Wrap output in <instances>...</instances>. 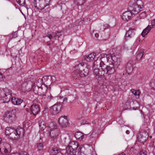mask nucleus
Listing matches in <instances>:
<instances>
[{
    "label": "nucleus",
    "instance_id": "f257e3e1",
    "mask_svg": "<svg viewBox=\"0 0 155 155\" xmlns=\"http://www.w3.org/2000/svg\"><path fill=\"white\" fill-rule=\"evenodd\" d=\"M110 57L112 61V64L109 65L106 64L107 62L106 54H102L101 57L94 62V73L96 75V79L99 81V83L101 78H104L105 76L114 74L120 64L121 59L118 56L112 54L110 55Z\"/></svg>",
    "mask_w": 155,
    "mask_h": 155
},
{
    "label": "nucleus",
    "instance_id": "5701e85b",
    "mask_svg": "<svg viewBox=\"0 0 155 155\" xmlns=\"http://www.w3.org/2000/svg\"><path fill=\"white\" fill-rule=\"evenodd\" d=\"M47 89H47V88L45 87L44 88L42 86L40 87L39 90H38V95H45V93Z\"/></svg>",
    "mask_w": 155,
    "mask_h": 155
},
{
    "label": "nucleus",
    "instance_id": "4d7b16f0",
    "mask_svg": "<svg viewBox=\"0 0 155 155\" xmlns=\"http://www.w3.org/2000/svg\"><path fill=\"white\" fill-rule=\"evenodd\" d=\"M68 99V98L66 97H64L63 99V102H67Z\"/></svg>",
    "mask_w": 155,
    "mask_h": 155
},
{
    "label": "nucleus",
    "instance_id": "f3484780",
    "mask_svg": "<svg viewBox=\"0 0 155 155\" xmlns=\"http://www.w3.org/2000/svg\"><path fill=\"white\" fill-rule=\"evenodd\" d=\"M0 95L1 96H7V95H12L11 91L8 88H5L1 91Z\"/></svg>",
    "mask_w": 155,
    "mask_h": 155
},
{
    "label": "nucleus",
    "instance_id": "6e6552de",
    "mask_svg": "<svg viewBox=\"0 0 155 155\" xmlns=\"http://www.w3.org/2000/svg\"><path fill=\"white\" fill-rule=\"evenodd\" d=\"M58 122L59 124L62 127L65 128L68 125V121L66 116L60 117L59 119Z\"/></svg>",
    "mask_w": 155,
    "mask_h": 155
},
{
    "label": "nucleus",
    "instance_id": "393cba45",
    "mask_svg": "<svg viewBox=\"0 0 155 155\" xmlns=\"http://www.w3.org/2000/svg\"><path fill=\"white\" fill-rule=\"evenodd\" d=\"M2 100L3 101L4 103H8L9 102L11 98L12 97V96L8 95L7 96H1Z\"/></svg>",
    "mask_w": 155,
    "mask_h": 155
},
{
    "label": "nucleus",
    "instance_id": "680f3d73",
    "mask_svg": "<svg viewBox=\"0 0 155 155\" xmlns=\"http://www.w3.org/2000/svg\"><path fill=\"white\" fill-rule=\"evenodd\" d=\"M127 153L130 155V154H133V153L130 150L129 151H127Z\"/></svg>",
    "mask_w": 155,
    "mask_h": 155
},
{
    "label": "nucleus",
    "instance_id": "5fc2aeb1",
    "mask_svg": "<svg viewBox=\"0 0 155 155\" xmlns=\"http://www.w3.org/2000/svg\"><path fill=\"white\" fill-rule=\"evenodd\" d=\"M151 24L152 25L151 26H152V27L153 25L154 26L155 25V19L152 21Z\"/></svg>",
    "mask_w": 155,
    "mask_h": 155
},
{
    "label": "nucleus",
    "instance_id": "49530a36",
    "mask_svg": "<svg viewBox=\"0 0 155 155\" xmlns=\"http://www.w3.org/2000/svg\"><path fill=\"white\" fill-rule=\"evenodd\" d=\"M82 148L80 147L78 149V155H81V150Z\"/></svg>",
    "mask_w": 155,
    "mask_h": 155
},
{
    "label": "nucleus",
    "instance_id": "ddd939ff",
    "mask_svg": "<svg viewBox=\"0 0 155 155\" xmlns=\"http://www.w3.org/2000/svg\"><path fill=\"white\" fill-rule=\"evenodd\" d=\"M96 55V53H92L88 55H86L84 56L83 59L84 60H86L87 61H93L95 58Z\"/></svg>",
    "mask_w": 155,
    "mask_h": 155
},
{
    "label": "nucleus",
    "instance_id": "bb28decb",
    "mask_svg": "<svg viewBox=\"0 0 155 155\" xmlns=\"http://www.w3.org/2000/svg\"><path fill=\"white\" fill-rule=\"evenodd\" d=\"M0 151L2 154L5 155H9V153L10 152L11 150L10 149H7L5 148H2V149L0 148Z\"/></svg>",
    "mask_w": 155,
    "mask_h": 155
},
{
    "label": "nucleus",
    "instance_id": "dca6fc26",
    "mask_svg": "<svg viewBox=\"0 0 155 155\" xmlns=\"http://www.w3.org/2000/svg\"><path fill=\"white\" fill-rule=\"evenodd\" d=\"M49 4H48V3L45 2L44 1H40L38 2V5L37 8L41 10L43 9L46 6L49 5Z\"/></svg>",
    "mask_w": 155,
    "mask_h": 155
},
{
    "label": "nucleus",
    "instance_id": "423d86ee",
    "mask_svg": "<svg viewBox=\"0 0 155 155\" xmlns=\"http://www.w3.org/2000/svg\"><path fill=\"white\" fill-rule=\"evenodd\" d=\"M143 7H140V6L137 5L136 4H134L133 3H132V2H130L129 3V9L130 11L134 12L133 14H137L140 11L141 9Z\"/></svg>",
    "mask_w": 155,
    "mask_h": 155
},
{
    "label": "nucleus",
    "instance_id": "ea45409f",
    "mask_svg": "<svg viewBox=\"0 0 155 155\" xmlns=\"http://www.w3.org/2000/svg\"><path fill=\"white\" fill-rule=\"evenodd\" d=\"M150 86L152 89L155 90V80H152L151 81Z\"/></svg>",
    "mask_w": 155,
    "mask_h": 155
},
{
    "label": "nucleus",
    "instance_id": "338daca9",
    "mask_svg": "<svg viewBox=\"0 0 155 155\" xmlns=\"http://www.w3.org/2000/svg\"><path fill=\"white\" fill-rule=\"evenodd\" d=\"M51 45L50 43H48V42H47V45L48 46H49Z\"/></svg>",
    "mask_w": 155,
    "mask_h": 155
},
{
    "label": "nucleus",
    "instance_id": "9b49d317",
    "mask_svg": "<svg viewBox=\"0 0 155 155\" xmlns=\"http://www.w3.org/2000/svg\"><path fill=\"white\" fill-rule=\"evenodd\" d=\"M132 15L133 13L132 12L130 11H127L123 14L122 16V18L124 20L128 21L131 19Z\"/></svg>",
    "mask_w": 155,
    "mask_h": 155
},
{
    "label": "nucleus",
    "instance_id": "cd10ccee",
    "mask_svg": "<svg viewBox=\"0 0 155 155\" xmlns=\"http://www.w3.org/2000/svg\"><path fill=\"white\" fill-rule=\"evenodd\" d=\"M60 150L57 147H53L50 150L51 154L54 155H56V153L59 152Z\"/></svg>",
    "mask_w": 155,
    "mask_h": 155
},
{
    "label": "nucleus",
    "instance_id": "4468645a",
    "mask_svg": "<svg viewBox=\"0 0 155 155\" xmlns=\"http://www.w3.org/2000/svg\"><path fill=\"white\" fill-rule=\"evenodd\" d=\"M59 131V130L58 129L51 130L50 133V135L53 140H54L58 135Z\"/></svg>",
    "mask_w": 155,
    "mask_h": 155
},
{
    "label": "nucleus",
    "instance_id": "412c9836",
    "mask_svg": "<svg viewBox=\"0 0 155 155\" xmlns=\"http://www.w3.org/2000/svg\"><path fill=\"white\" fill-rule=\"evenodd\" d=\"M78 70V69H77L76 70H75L72 73V77L74 79H76L77 78H79L80 76V71Z\"/></svg>",
    "mask_w": 155,
    "mask_h": 155
},
{
    "label": "nucleus",
    "instance_id": "c756f323",
    "mask_svg": "<svg viewBox=\"0 0 155 155\" xmlns=\"http://www.w3.org/2000/svg\"><path fill=\"white\" fill-rule=\"evenodd\" d=\"M132 93L137 98H138L140 94V92L138 90H136L134 89H132L131 90Z\"/></svg>",
    "mask_w": 155,
    "mask_h": 155
},
{
    "label": "nucleus",
    "instance_id": "1a4fd4ad",
    "mask_svg": "<svg viewBox=\"0 0 155 155\" xmlns=\"http://www.w3.org/2000/svg\"><path fill=\"white\" fill-rule=\"evenodd\" d=\"M31 110L33 115H36L39 113L40 111L39 105L36 104H33L31 107Z\"/></svg>",
    "mask_w": 155,
    "mask_h": 155
},
{
    "label": "nucleus",
    "instance_id": "4c0bfd02",
    "mask_svg": "<svg viewBox=\"0 0 155 155\" xmlns=\"http://www.w3.org/2000/svg\"><path fill=\"white\" fill-rule=\"evenodd\" d=\"M37 148L38 151H41L43 150V146L41 143H37Z\"/></svg>",
    "mask_w": 155,
    "mask_h": 155
},
{
    "label": "nucleus",
    "instance_id": "20e7f679",
    "mask_svg": "<svg viewBox=\"0 0 155 155\" xmlns=\"http://www.w3.org/2000/svg\"><path fill=\"white\" fill-rule=\"evenodd\" d=\"M79 146L78 143L76 141H71L66 148V151L68 153H74L76 154V150Z\"/></svg>",
    "mask_w": 155,
    "mask_h": 155
},
{
    "label": "nucleus",
    "instance_id": "2eb2a0df",
    "mask_svg": "<svg viewBox=\"0 0 155 155\" xmlns=\"http://www.w3.org/2000/svg\"><path fill=\"white\" fill-rule=\"evenodd\" d=\"M11 101L13 104L15 105H19L23 102V100L20 98L14 97H12Z\"/></svg>",
    "mask_w": 155,
    "mask_h": 155
},
{
    "label": "nucleus",
    "instance_id": "6e6d98bb",
    "mask_svg": "<svg viewBox=\"0 0 155 155\" xmlns=\"http://www.w3.org/2000/svg\"><path fill=\"white\" fill-rule=\"evenodd\" d=\"M3 80V79L2 75L1 73H0V81H2Z\"/></svg>",
    "mask_w": 155,
    "mask_h": 155
},
{
    "label": "nucleus",
    "instance_id": "473e14b6",
    "mask_svg": "<svg viewBox=\"0 0 155 155\" xmlns=\"http://www.w3.org/2000/svg\"><path fill=\"white\" fill-rule=\"evenodd\" d=\"M132 3H133L134 4H136L137 5L140 6V7H143V3L141 0H135L134 2H132Z\"/></svg>",
    "mask_w": 155,
    "mask_h": 155
},
{
    "label": "nucleus",
    "instance_id": "a18cd8bd",
    "mask_svg": "<svg viewBox=\"0 0 155 155\" xmlns=\"http://www.w3.org/2000/svg\"><path fill=\"white\" fill-rule=\"evenodd\" d=\"M61 32L57 31L56 33H55V35L54 36V37H55L56 36H58V37L61 36Z\"/></svg>",
    "mask_w": 155,
    "mask_h": 155
},
{
    "label": "nucleus",
    "instance_id": "7c9ffc66",
    "mask_svg": "<svg viewBox=\"0 0 155 155\" xmlns=\"http://www.w3.org/2000/svg\"><path fill=\"white\" fill-rule=\"evenodd\" d=\"M48 127L50 128V130L57 129L56 125L54 122H52L50 123L48 125Z\"/></svg>",
    "mask_w": 155,
    "mask_h": 155
},
{
    "label": "nucleus",
    "instance_id": "2f4dec72",
    "mask_svg": "<svg viewBox=\"0 0 155 155\" xmlns=\"http://www.w3.org/2000/svg\"><path fill=\"white\" fill-rule=\"evenodd\" d=\"M15 130L12 129L11 127H7L6 129L5 133L7 135H9Z\"/></svg>",
    "mask_w": 155,
    "mask_h": 155
},
{
    "label": "nucleus",
    "instance_id": "c85d7f7f",
    "mask_svg": "<svg viewBox=\"0 0 155 155\" xmlns=\"http://www.w3.org/2000/svg\"><path fill=\"white\" fill-rule=\"evenodd\" d=\"M43 83V78H39L37 81H36L35 83L34 84L35 85L37 86L38 87H42V85Z\"/></svg>",
    "mask_w": 155,
    "mask_h": 155
},
{
    "label": "nucleus",
    "instance_id": "4be33fe9",
    "mask_svg": "<svg viewBox=\"0 0 155 155\" xmlns=\"http://www.w3.org/2000/svg\"><path fill=\"white\" fill-rule=\"evenodd\" d=\"M74 136L75 138L79 140H81L84 137L83 134L80 132H77L75 133Z\"/></svg>",
    "mask_w": 155,
    "mask_h": 155
},
{
    "label": "nucleus",
    "instance_id": "37998d69",
    "mask_svg": "<svg viewBox=\"0 0 155 155\" xmlns=\"http://www.w3.org/2000/svg\"><path fill=\"white\" fill-rule=\"evenodd\" d=\"M38 2H38L37 0H34L33 2V5L36 8H37L38 5Z\"/></svg>",
    "mask_w": 155,
    "mask_h": 155
},
{
    "label": "nucleus",
    "instance_id": "603ef678",
    "mask_svg": "<svg viewBox=\"0 0 155 155\" xmlns=\"http://www.w3.org/2000/svg\"><path fill=\"white\" fill-rule=\"evenodd\" d=\"M19 155H29L27 154V153L25 152H21L19 153Z\"/></svg>",
    "mask_w": 155,
    "mask_h": 155
},
{
    "label": "nucleus",
    "instance_id": "09e8293b",
    "mask_svg": "<svg viewBox=\"0 0 155 155\" xmlns=\"http://www.w3.org/2000/svg\"><path fill=\"white\" fill-rule=\"evenodd\" d=\"M65 155H76V154H75L74 153H68L67 151H66V154Z\"/></svg>",
    "mask_w": 155,
    "mask_h": 155
},
{
    "label": "nucleus",
    "instance_id": "de8ad7c7",
    "mask_svg": "<svg viewBox=\"0 0 155 155\" xmlns=\"http://www.w3.org/2000/svg\"><path fill=\"white\" fill-rule=\"evenodd\" d=\"M46 36H47L50 39H51L53 38V36L52 35L48 34L46 36H43V38H45Z\"/></svg>",
    "mask_w": 155,
    "mask_h": 155
},
{
    "label": "nucleus",
    "instance_id": "58836bf2",
    "mask_svg": "<svg viewBox=\"0 0 155 155\" xmlns=\"http://www.w3.org/2000/svg\"><path fill=\"white\" fill-rule=\"evenodd\" d=\"M83 71L84 72V74H83V76H86L88 74L89 71L88 69L85 67V68L83 69Z\"/></svg>",
    "mask_w": 155,
    "mask_h": 155
},
{
    "label": "nucleus",
    "instance_id": "a878e982",
    "mask_svg": "<svg viewBox=\"0 0 155 155\" xmlns=\"http://www.w3.org/2000/svg\"><path fill=\"white\" fill-rule=\"evenodd\" d=\"M16 131L15 130L13 133H12L9 135V137L13 140H17L19 138V136L16 134Z\"/></svg>",
    "mask_w": 155,
    "mask_h": 155
},
{
    "label": "nucleus",
    "instance_id": "bf43d9fd",
    "mask_svg": "<svg viewBox=\"0 0 155 155\" xmlns=\"http://www.w3.org/2000/svg\"><path fill=\"white\" fill-rule=\"evenodd\" d=\"M45 2H46L48 3V4H49L50 2V0H44Z\"/></svg>",
    "mask_w": 155,
    "mask_h": 155
},
{
    "label": "nucleus",
    "instance_id": "774afa93",
    "mask_svg": "<svg viewBox=\"0 0 155 155\" xmlns=\"http://www.w3.org/2000/svg\"><path fill=\"white\" fill-rule=\"evenodd\" d=\"M45 109H48V107H45Z\"/></svg>",
    "mask_w": 155,
    "mask_h": 155
},
{
    "label": "nucleus",
    "instance_id": "8fccbe9b",
    "mask_svg": "<svg viewBox=\"0 0 155 155\" xmlns=\"http://www.w3.org/2000/svg\"><path fill=\"white\" fill-rule=\"evenodd\" d=\"M84 72L83 71H80V77H83L85 76H83V74H84Z\"/></svg>",
    "mask_w": 155,
    "mask_h": 155
},
{
    "label": "nucleus",
    "instance_id": "aec40b11",
    "mask_svg": "<svg viewBox=\"0 0 155 155\" xmlns=\"http://www.w3.org/2000/svg\"><path fill=\"white\" fill-rule=\"evenodd\" d=\"M143 51H139L137 52L136 56V58L137 60L139 61L143 57Z\"/></svg>",
    "mask_w": 155,
    "mask_h": 155
},
{
    "label": "nucleus",
    "instance_id": "b1692460",
    "mask_svg": "<svg viewBox=\"0 0 155 155\" xmlns=\"http://www.w3.org/2000/svg\"><path fill=\"white\" fill-rule=\"evenodd\" d=\"M39 124L40 129L42 130H44L46 128V124L44 121L41 120H40Z\"/></svg>",
    "mask_w": 155,
    "mask_h": 155
},
{
    "label": "nucleus",
    "instance_id": "39448f33",
    "mask_svg": "<svg viewBox=\"0 0 155 155\" xmlns=\"http://www.w3.org/2000/svg\"><path fill=\"white\" fill-rule=\"evenodd\" d=\"M43 80H45L44 86L46 87L47 89H48V90L50 89V85L52 81L55 80V77L54 76H45L43 77Z\"/></svg>",
    "mask_w": 155,
    "mask_h": 155
},
{
    "label": "nucleus",
    "instance_id": "0eeeda50",
    "mask_svg": "<svg viewBox=\"0 0 155 155\" xmlns=\"http://www.w3.org/2000/svg\"><path fill=\"white\" fill-rule=\"evenodd\" d=\"M61 107V104L58 102L51 107L50 110L53 114H56L60 112Z\"/></svg>",
    "mask_w": 155,
    "mask_h": 155
},
{
    "label": "nucleus",
    "instance_id": "e2e57ef3",
    "mask_svg": "<svg viewBox=\"0 0 155 155\" xmlns=\"http://www.w3.org/2000/svg\"><path fill=\"white\" fill-rule=\"evenodd\" d=\"M126 133L127 134H129V133H130V132L128 130H127L126 131Z\"/></svg>",
    "mask_w": 155,
    "mask_h": 155
},
{
    "label": "nucleus",
    "instance_id": "69168bd1",
    "mask_svg": "<svg viewBox=\"0 0 155 155\" xmlns=\"http://www.w3.org/2000/svg\"><path fill=\"white\" fill-rule=\"evenodd\" d=\"M153 127H154V128H155V121H154V123L153 124Z\"/></svg>",
    "mask_w": 155,
    "mask_h": 155
},
{
    "label": "nucleus",
    "instance_id": "6ab92c4d",
    "mask_svg": "<svg viewBox=\"0 0 155 155\" xmlns=\"http://www.w3.org/2000/svg\"><path fill=\"white\" fill-rule=\"evenodd\" d=\"M152 28V26H148L146 28L142 31L141 35L143 37H144L149 32L150 30Z\"/></svg>",
    "mask_w": 155,
    "mask_h": 155
},
{
    "label": "nucleus",
    "instance_id": "72a5a7b5",
    "mask_svg": "<svg viewBox=\"0 0 155 155\" xmlns=\"http://www.w3.org/2000/svg\"><path fill=\"white\" fill-rule=\"evenodd\" d=\"M86 2L85 0H75L74 2L78 5H83Z\"/></svg>",
    "mask_w": 155,
    "mask_h": 155
},
{
    "label": "nucleus",
    "instance_id": "9d476101",
    "mask_svg": "<svg viewBox=\"0 0 155 155\" xmlns=\"http://www.w3.org/2000/svg\"><path fill=\"white\" fill-rule=\"evenodd\" d=\"M134 64V62L132 60H130L127 64L126 70L129 74L132 72L133 70V66Z\"/></svg>",
    "mask_w": 155,
    "mask_h": 155
},
{
    "label": "nucleus",
    "instance_id": "13d9d810",
    "mask_svg": "<svg viewBox=\"0 0 155 155\" xmlns=\"http://www.w3.org/2000/svg\"><path fill=\"white\" fill-rule=\"evenodd\" d=\"M94 35L96 38H97L99 37V34L98 33H94Z\"/></svg>",
    "mask_w": 155,
    "mask_h": 155
},
{
    "label": "nucleus",
    "instance_id": "f03ea898",
    "mask_svg": "<svg viewBox=\"0 0 155 155\" xmlns=\"http://www.w3.org/2000/svg\"><path fill=\"white\" fill-rule=\"evenodd\" d=\"M149 129L147 127L145 129L141 130L138 136V140L140 142L144 144V143L147 139Z\"/></svg>",
    "mask_w": 155,
    "mask_h": 155
},
{
    "label": "nucleus",
    "instance_id": "a19ab883",
    "mask_svg": "<svg viewBox=\"0 0 155 155\" xmlns=\"http://www.w3.org/2000/svg\"><path fill=\"white\" fill-rule=\"evenodd\" d=\"M146 14L145 12H143L139 15L140 18H144L146 16Z\"/></svg>",
    "mask_w": 155,
    "mask_h": 155
},
{
    "label": "nucleus",
    "instance_id": "f8f14e48",
    "mask_svg": "<svg viewBox=\"0 0 155 155\" xmlns=\"http://www.w3.org/2000/svg\"><path fill=\"white\" fill-rule=\"evenodd\" d=\"M135 34V30L130 29L126 33L125 38L126 41H127L129 39L134 37Z\"/></svg>",
    "mask_w": 155,
    "mask_h": 155
},
{
    "label": "nucleus",
    "instance_id": "f704fd0d",
    "mask_svg": "<svg viewBox=\"0 0 155 155\" xmlns=\"http://www.w3.org/2000/svg\"><path fill=\"white\" fill-rule=\"evenodd\" d=\"M40 87H38V86L33 85L32 86V89L33 91L35 93V94H37L38 95V90H39Z\"/></svg>",
    "mask_w": 155,
    "mask_h": 155
},
{
    "label": "nucleus",
    "instance_id": "c9c22d12",
    "mask_svg": "<svg viewBox=\"0 0 155 155\" xmlns=\"http://www.w3.org/2000/svg\"><path fill=\"white\" fill-rule=\"evenodd\" d=\"M84 65V63L83 62H81L80 63L76 64V65L75 66V67L76 69H78V70L80 71L81 69H82Z\"/></svg>",
    "mask_w": 155,
    "mask_h": 155
},
{
    "label": "nucleus",
    "instance_id": "79ce46f5",
    "mask_svg": "<svg viewBox=\"0 0 155 155\" xmlns=\"http://www.w3.org/2000/svg\"><path fill=\"white\" fill-rule=\"evenodd\" d=\"M109 27V25L108 24H104L103 26V29L101 30V29L100 30L104 31L105 30L107 29Z\"/></svg>",
    "mask_w": 155,
    "mask_h": 155
},
{
    "label": "nucleus",
    "instance_id": "7ed1b4c3",
    "mask_svg": "<svg viewBox=\"0 0 155 155\" xmlns=\"http://www.w3.org/2000/svg\"><path fill=\"white\" fill-rule=\"evenodd\" d=\"M16 119L15 113L13 110L7 112L4 117L5 120L8 123H11L14 122Z\"/></svg>",
    "mask_w": 155,
    "mask_h": 155
},
{
    "label": "nucleus",
    "instance_id": "3c124183",
    "mask_svg": "<svg viewBox=\"0 0 155 155\" xmlns=\"http://www.w3.org/2000/svg\"><path fill=\"white\" fill-rule=\"evenodd\" d=\"M138 155H147V154L143 151L140 152Z\"/></svg>",
    "mask_w": 155,
    "mask_h": 155
},
{
    "label": "nucleus",
    "instance_id": "a211bd4d",
    "mask_svg": "<svg viewBox=\"0 0 155 155\" xmlns=\"http://www.w3.org/2000/svg\"><path fill=\"white\" fill-rule=\"evenodd\" d=\"M16 134L19 136V137H23L25 131L24 129L21 127L18 128L16 130Z\"/></svg>",
    "mask_w": 155,
    "mask_h": 155
},
{
    "label": "nucleus",
    "instance_id": "052dcab7",
    "mask_svg": "<svg viewBox=\"0 0 155 155\" xmlns=\"http://www.w3.org/2000/svg\"><path fill=\"white\" fill-rule=\"evenodd\" d=\"M56 155H62V153L60 151H59L57 153H56Z\"/></svg>",
    "mask_w": 155,
    "mask_h": 155
},
{
    "label": "nucleus",
    "instance_id": "0e129e2a",
    "mask_svg": "<svg viewBox=\"0 0 155 155\" xmlns=\"http://www.w3.org/2000/svg\"><path fill=\"white\" fill-rule=\"evenodd\" d=\"M134 150V148L133 147H132L130 149V150H131V151L132 152V150Z\"/></svg>",
    "mask_w": 155,
    "mask_h": 155
},
{
    "label": "nucleus",
    "instance_id": "c03bdc74",
    "mask_svg": "<svg viewBox=\"0 0 155 155\" xmlns=\"http://www.w3.org/2000/svg\"><path fill=\"white\" fill-rule=\"evenodd\" d=\"M81 125H84L85 124H89V123L87 122V121H86L85 120H81Z\"/></svg>",
    "mask_w": 155,
    "mask_h": 155
},
{
    "label": "nucleus",
    "instance_id": "e433bc0d",
    "mask_svg": "<svg viewBox=\"0 0 155 155\" xmlns=\"http://www.w3.org/2000/svg\"><path fill=\"white\" fill-rule=\"evenodd\" d=\"M16 1L20 6H23L25 5V0H16Z\"/></svg>",
    "mask_w": 155,
    "mask_h": 155
},
{
    "label": "nucleus",
    "instance_id": "864d4df0",
    "mask_svg": "<svg viewBox=\"0 0 155 155\" xmlns=\"http://www.w3.org/2000/svg\"><path fill=\"white\" fill-rule=\"evenodd\" d=\"M53 96L50 95V96H48V99L49 101H50L53 99Z\"/></svg>",
    "mask_w": 155,
    "mask_h": 155
}]
</instances>
